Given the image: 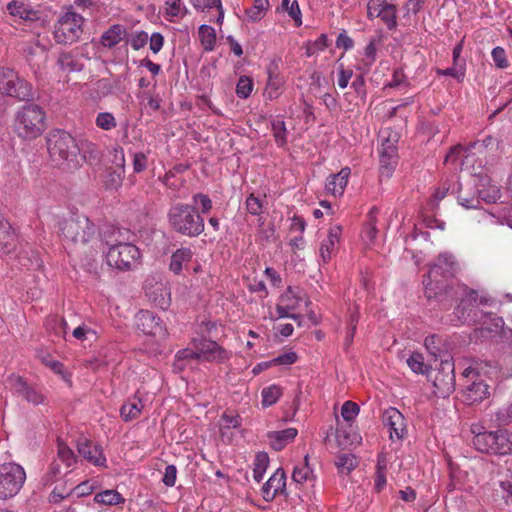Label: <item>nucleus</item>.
I'll return each instance as SVG.
<instances>
[{
	"mask_svg": "<svg viewBox=\"0 0 512 512\" xmlns=\"http://www.w3.org/2000/svg\"><path fill=\"white\" fill-rule=\"evenodd\" d=\"M458 264L452 254L444 252L438 255L424 276L423 285L427 299H437L448 292L447 281L455 276Z\"/></svg>",
	"mask_w": 512,
	"mask_h": 512,
	"instance_id": "obj_1",
	"label": "nucleus"
},
{
	"mask_svg": "<svg viewBox=\"0 0 512 512\" xmlns=\"http://www.w3.org/2000/svg\"><path fill=\"white\" fill-rule=\"evenodd\" d=\"M50 159L58 166L76 169L80 166L79 147L73 136L63 130H51L46 137Z\"/></svg>",
	"mask_w": 512,
	"mask_h": 512,
	"instance_id": "obj_2",
	"label": "nucleus"
},
{
	"mask_svg": "<svg viewBox=\"0 0 512 512\" xmlns=\"http://www.w3.org/2000/svg\"><path fill=\"white\" fill-rule=\"evenodd\" d=\"M46 129V113L37 104H25L20 107L14 116L13 130L15 134L26 141H31Z\"/></svg>",
	"mask_w": 512,
	"mask_h": 512,
	"instance_id": "obj_3",
	"label": "nucleus"
},
{
	"mask_svg": "<svg viewBox=\"0 0 512 512\" xmlns=\"http://www.w3.org/2000/svg\"><path fill=\"white\" fill-rule=\"evenodd\" d=\"M168 221L175 232L191 238L199 236L205 228L204 219L189 204L173 205L168 212Z\"/></svg>",
	"mask_w": 512,
	"mask_h": 512,
	"instance_id": "obj_4",
	"label": "nucleus"
},
{
	"mask_svg": "<svg viewBox=\"0 0 512 512\" xmlns=\"http://www.w3.org/2000/svg\"><path fill=\"white\" fill-rule=\"evenodd\" d=\"M472 443L482 453L501 456L512 454V432L508 430L478 433L473 437Z\"/></svg>",
	"mask_w": 512,
	"mask_h": 512,
	"instance_id": "obj_5",
	"label": "nucleus"
},
{
	"mask_svg": "<svg viewBox=\"0 0 512 512\" xmlns=\"http://www.w3.org/2000/svg\"><path fill=\"white\" fill-rule=\"evenodd\" d=\"M64 238L75 244H86L96 235V226L85 215H73L59 223Z\"/></svg>",
	"mask_w": 512,
	"mask_h": 512,
	"instance_id": "obj_6",
	"label": "nucleus"
},
{
	"mask_svg": "<svg viewBox=\"0 0 512 512\" xmlns=\"http://www.w3.org/2000/svg\"><path fill=\"white\" fill-rule=\"evenodd\" d=\"M26 481L24 468L15 462L0 465V501L14 498Z\"/></svg>",
	"mask_w": 512,
	"mask_h": 512,
	"instance_id": "obj_7",
	"label": "nucleus"
},
{
	"mask_svg": "<svg viewBox=\"0 0 512 512\" xmlns=\"http://www.w3.org/2000/svg\"><path fill=\"white\" fill-rule=\"evenodd\" d=\"M105 258L108 266L119 271H130L139 264L141 254L135 245H118L108 248Z\"/></svg>",
	"mask_w": 512,
	"mask_h": 512,
	"instance_id": "obj_8",
	"label": "nucleus"
},
{
	"mask_svg": "<svg viewBox=\"0 0 512 512\" xmlns=\"http://www.w3.org/2000/svg\"><path fill=\"white\" fill-rule=\"evenodd\" d=\"M84 18L73 12L64 13L58 20L54 31V38L60 44H72L76 42L82 34V25Z\"/></svg>",
	"mask_w": 512,
	"mask_h": 512,
	"instance_id": "obj_9",
	"label": "nucleus"
},
{
	"mask_svg": "<svg viewBox=\"0 0 512 512\" xmlns=\"http://www.w3.org/2000/svg\"><path fill=\"white\" fill-rule=\"evenodd\" d=\"M0 92L23 101L33 98L31 85L10 68L0 69Z\"/></svg>",
	"mask_w": 512,
	"mask_h": 512,
	"instance_id": "obj_10",
	"label": "nucleus"
},
{
	"mask_svg": "<svg viewBox=\"0 0 512 512\" xmlns=\"http://www.w3.org/2000/svg\"><path fill=\"white\" fill-rule=\"evenodd\" d=\"M433 384L442 397L449 396L455 389L454 364L451 360H442L440 368L433 376Z\"/></svg>",
	"mask_w": 512,
	"mask_h": 512,
	"instance_id": "obj_11",
	"label": "nucleus"
},
{
	"mask_svg": "<svg viewBox=\"0 0 512 512\" xmlns=\"http://www.w3.org/2000/svg\"><path fill=\"white\" fill-rule=\"evenodd\" d=\"M136 325L138 330L142 331L145 335L159 337L167 335V330L162 325L161 319L149 310H141L137 314Z\"/></svg>",
	"mask_w": 512,
	"mask_h": 512,
	"instance_id": "obj_12",
	"label": "nucleus"
},
{
	"mask_svg": "<svg viewBox=\"0 0 512 512\" xmlns=\"http://www.w3.org/2000/svg\"><path fill=\"white\" fill-rule=\"evenodd\" d=\"M369 17H380L387 28L392 30L396 27V7L384 0H370L367 4Z\"/></svg>",
	"mask_w": 512,
	"mask_h": 512,
	"instance_id": "obj_13",
	"label": "nucleus"
},
{
	"mask_svg": "<svg viewBox=\"0 0 512 512\" xmlns=\"http://www.w3.org/2000/svg\"><path fill=\"white\" fill-rule=\"evenodd\" d=\"M385 427L389 430L390 439H402L406 434V423L403 414L396 408L386 409L382 416Z\"/></svg>",
	"mask_w": 512,
	"mask_h": 512,
	"instance_id": "obj_14",
	"label": "nucleus"
},
{
	"mask_svg": "<svg viewBox=\"0 0 512 512\" xmlns=\"http://www.w3.org/2000/svg\"><path fill=\"white\" fill-rule=\"evenodd\" d=\"M22 247L19 235L11 223L0 214V250L5 254H10Z\"/></svg>",
	"mask_w": 512,
	"mask_h": 512,
	"instance_id": "obj_15",
	"label": "nucleus"
},
{
	"mask_svg": "<svg viewBox=\"0 0 512 512\" xmlns=\"http://www.w3.org/2000/svg\"><path fill=\"white\" fill-rule=\"evenodd\" d=\"M77 450L91 464L100 467L106 466V457L103 454L102 447L86 437H80L77 440Z\"/></svg>",
	"mask_w": 512,
	"mask_h": 512,
	"instance_id": "obj_16",
	"label": "nucleus"
},
{
	"mask_svg": "<svg viewBox=\"0 0 512 512\" xmlns=\"http://www.w3.org/2000/svg\"><path fill=\"white\" fill-rule=\"evenodd\" d=\"M472 383L462 391V401L467 405H477L490 397V387L484 379H472Z\"/></svg>",
	"mask_w": 512,
	"mask_h": 512,
	"instance_id": "obj_17",
	"label": "nucleus"
},
{
	"mask_svg": "<svg viewBox=\"0 0 512 512\" xmlns=\"http://www.w3.org/2000/svg\"><path fill=\"white\" fill-rule=\"evenodd\" d=\"M196 359H205L208 361L221 360L225 357L226 351L215 341L209 339H194Z\"/></svg>",
	"mask_w": 512,
	"mask_h": 512,
	"instance_id": "obj_18",
	"label": "nucleus"
},
{
	"mask_svg": "<svg viewBox=\"0 0 512 512\" xmlns=\"http://www.w3.org/2000/svg\"><path fill=\"white\" fill-rule=\"evenodd\" d=\"M342 229L340 226H332L328 230L326 238L321 241L319 247V257L324 264H327L336 254L340 243Z\"/></svg>",
	"mask_w": 512,
	"mask_h": 512,
	"instance_id": "obj_19",
	"label": "nucleus"
},
{
	"mask_svg": "<svg viewBox=\"0 0 512 512\" xmlns=\"http://www.w3.org/2000/svg\"><path fill=\"white\" fill-rule=\"evenodd\" d=\"M11 386L18 397L23 398L33 405H39L45 402V396L35 387L27 384L20 376L11 378Z\"/></svg>",
	"mask_w": 512,
	"mask_h": 512,
	"instance_id": "obj_20",
	"label": "nucleus"
},
{
	"mask_svg": "<svg viewBox=\"0 0 512 512\" xmlns=\"http://www.w3.org/2000/svg\"><path fill=\"white\" fill-rule=\"evenodd\" d=\"M286 491V475L282 468H278L268 481L262 486V496L267 502L274 500L277 495Z\"/></svg>",
	"mask_w": 512,
	"mask_h": 512,
	"instance_id": "obj_21",
	"label": "nucleus"
},
{
	"mask_svg": "<svg viewBox=\"0 0 512 512\" xmlns=\"http://www.w3.org/2000/svg\"><path fill=\"white\" fill-rule=\"evenodd\" d=\"M145 292L149 300L156 307H159L162 310L169 308L171 304V293L166 284L159 282L151 287L146 285Z\"/></svg>",
	"mask_w": 512,
	"mask_h": 512,
	"instance_id": "obj_22",
	"label": "nucleus"
},
{
	"mask_svg": "<svg viewBox=\"0 0 512 512\" xmlns=\"http://www.w3.org/2000/svg\"><path fill=\"white\" fill-rule=\"evenodd\" d=\"M493 143H494V138L492 136H487L482 141H475V142L469 143L466 147H463L461 145L454 146L446 154L445 162L455 161V159L460 155H462L465 158H468L469 153L473 149L482 151L484 148H487L488 146L493 145Z\"/></svg>",
	"mask_w": 512,
	"mask_h": 512,
	"instance_id": "obj_23",
	"label": "nucleus"
},
{
	"mask_svg": "<svg viewBox=\"0 0 512 512\" xmlns=\"http://www.w3.org/2000/svg\"><path fill=\"white\" fill-rule=\"evenodd\" d=\"M351 170L349 167L342 168L338 173L327 178L325 189L334 196H341L347 186Z\"/></svg>",
	"mask_w": 512,
	"mask_h": 512,
	"instance_id": "obj_24",
	"label": "nucleus"
},
{
	"mask_svg": "<svg viewBox=\"0 0 512 512\" xmlns=\"http://www.w3.org/2000/svg\"><path fill=\"white\" fill-rule=\"evenodd\" d=\"M298 434L296 428H287L280 431H270L267 433V438L269 440L270 446L275 451H281L284 449L289 443L294 441Z\"/></svg>",
	"mask_w": 512,
	"mask_h": 512,
	"instance_id": "obj_25",
	"label": "nucleus"
},
{
	"mask_svg": "<svg viewBox=\"0 0 512 512\" xmlns=\"http://www.w3.org/2000/svg\"><path fill=\"white\" fill-rule=\"evenodd\" d=\"M26 60L30 66L39 68L41 63L45 62L47 58V48L45 45L40 44L39 41L26 44L23 48Z\"/></svg>",
	"mask_w": 512,
	"mask_h": 512,
	"instance_id": "obj_26",
	"label": "nucleus"
},
{
	"mask_svg": "<svg viewBox=\"0 0 512 512\" xmlns=\"http://www.w3.org/2000/svg\"><path fill=\"white\" fill-rule=\"evenodd\" d=\"M134 235L130 230L124 228H111L109 233H105L104 239L108 247H116L118 245H134L132 243Z\"/></svg>",
	"mask_w": 512,
	"mask_h": 512,
	"instance_id": "obj_27",
	"label": "nucleus"
},
{
	"mask_svg": "<svg viewBox=\"0 0 512 512\" xmlns=\"http://www.w3.org/2000/svg\"><path fill=\"white\" fill-rule=\"evenodd\" d=\"M143 408L144 403L136 394L121 406L120 414L124 421H132L140 417Z\"/></svg>",
	"mask_w": 512,
	"mask_h": 512,
	"instance_id": "obj_28",
	"label": "nucleus"
},
{
	"mask_svg": "<svg viewBox=\"0 0 512 512\" xmlns=\"http://www.w3.org/2000/svg\"><path fill=\"white\" fill-rule=\"evenodd\" d=\"M126 35V29L120 24H114L109 27L100 37V43L107 48L116 46Z\"/></svg>",
	"mask_w": 512,
	"mask_h": 512,
	"instance_id": "obj_29",
	"label": "nucleus"
},
{
	"mask_svg": "<svg viewBox=\"0 0 512 512\" xmlns=\"http://www.w3.org/2000/svg\"><path fill=\"white\" fill-rule=\"evenodd\" d=\"M481 184L478 186V197L486 203H496L500 199V189L496 184H490L487 177L481 178Z\"/></svg>",
	"mask_w": 512,
	"mask_h": 512,
	"instance_id": "obj_30",
	"label": "nucleus"
},
{
	"mask_svg": "<svg viewBox=\"0 0 512 512\" xmlns=\"http://www.w3.org/2000/svg\"><path fill=\"white\" fill-rule=\"evenodd\" d=\"M193 257V252L188 247H182L177 249L171 256L169 268L170 270L178 275L183 269V265L190 262Z\"/></svg>",
	"mask_w": 512,
	"mask_h": 512,
	"instance_id": "obj_31",
	"label": "nucleus"
},
{
	"mask_svg": "<svg viewBox=\"0 0 512 512\" xmlns=\"http://www.w3.org/2000/svg\"><path fill=\"white\" fill-rule=\"evenodd\" d=\"M398 161L397 150H382L380 149V172L381 175L389 177L395 169Z\"/></svg>",
	"mask_w": 512,
	"mask_h": 512,
	"instance_id": "obj_32",
	"label": "nucleus"
},
{
	"mask_svg": "<svg viewBox=\"0 0 512 512\" xmlns=\"http://www.w3.org/2000/svg\"><path fill=\"white\" fill-rule=\"evenodd\" d=\"M192 7L200 12L210 11L211 9L217 10L216 22L222 24L224 19V10L221 0H189Z\"/></svg>",
	"mask_w": 512,
	"mask_h": 512,
	"instance_id": "obj_33",
	"label": "nucleus"
},
{
	"mask_svg": "<svg viewBox=\"0 0 512 512\" xmlns=\"http://www.w3.org/2000/svg\"><path fill=\"white\" fill-rule=\"evenodd\" d=\"M496 367L484 361H475L464 369L463 376L470 379H482V376H488Z\"/></svg>",
	"mask_w": 512,
	"mask_h": 512,
	"instance_id": "obj_34",
	"label": "nucleus"
},
{
	"mask_svg": "<svg viewBox=\"0 0 512 512\" xmlns=\"http://www.w3.org/2000/svg\"><path fill=\"white\" fill-rule=\"evenodd\" d=\"M201 45L207 52L214 50L216 44L215 29L209 25L202 24L198 29Z\"/></svg>",
	"mask_w": 512,
	"mask_h": 512,
	"instance_id": "obj_35",
	"label": "nucleus"
},
{
	"mask_svg": "<svg viewBox=\"0 0 512 512\" xmlns=\"http://www.w3.org/2000/svg\"><path fill=\"white\" fill-rule=\"evenodd\" d=\"M39 358L44 365L49 367L54 373L60 375L65 382L71 384V374L65 370L63 363L52 359L48 354H40Z\"/></svg>",
	"mask_w": 512,
	"mask_h": 512,
	"instance_id": "obj_36",
	"label": "nucleus"
},
{
	"mask_svg": "<svg viewBox=\"0 0 512 512\" xmlns=\"http://www.w3.org/2000/svg\"><path fill=\"white\" fill-rule=\"evenodd\" d=\"M20 263L27 269L37 270L42 267V260L39 254L33 250H26L22 248L19 255Z\"/></svg>",
	"mask_w": 512,
	"mask_h": 512,
	"instance_id": "obj_37",
	"label": "nucleus"
},
{
	"mask_svg": "<svg viewBox=\"0 0 512 512\" xmlns=\"http://www.w3.org/2000/svg\"><path fill=\"white\" fill-rule=\"evenodd\" d=\"M282 396V389L278 385H270L261 391V404L264 408L270 407L277 403Z\"/></svg>",
	"mask_w": 512,
	"mask_h": 512,
	"instance_id": "obj_38",
	"label": "nucleus"
},
{
	"mask_svg": "<svg viewBox=\"0 0 512 512\" xmlns=\"http://www.w3.org/2000/svg\"><path fill=\"white\" fill-rule=\"evenodd\" d=\"M253 478L256 482H261L269 466V456L266 452H258L254 459Z\"/></svg>",
	"mask_w": 512,
	"mask_h": 512,
	"instance_id": "obj_39",
	"label": "nucleus"
},
{
	"mask_svg": "<svg viewBox=\"0 0 512 512\" xmlns=\"http://www.w3.org/2000/svg\"><path fill=\"white\" fill-rule=\"evenodd\" d=\"M57 63L65 72H76L83 69V64L70 53H61Z\"/></svg>",
	"mask_w": 512,
	"mask_h": 512,
	"instance_id": "obj_40",
	"label": "nucleus"
},
{
	"mask_svg": "<svg viewBox=\"0 0 512 512\" xmlns=\"http://www.w3.org/2000/svg\"><path fill=\"white\" fill-rule=\"evenodd\" d=\"M96 503L104 505H117L123 503L125 499L116 490L110 489L97 493L94 497Z\"/></svg>",
	"mask_w": 512,
	"mask_h": 512,
	"instance_id": "obj_41",
	"label": "nucleus"
},
{
	"mask_svg": "<svg viewBox=\"0 0 512 512\" xmlns=\"http://www.w3.org/2000/svg\"><path fill=\"white\" fill-rule=\"evenodd\" d=\"M125 177V169L114 168L108 170L105 177V187L110 190H117L121 187Z\"/></svg>",
	"mask_w": 512,
	"mask_h": 512,
	"instance_id": "obj_42",
	"label": "nucleus"
},
{
	"mask_svg": "<svg viewBox=\"0 0 512 512\" xmlns=\"http://www.w3.org/2000/svg\"><path fill=\"white\" fill-rule=\"evenodd\" d=\"M57 447V460L61 461L67 468L72 467L77 461L74 452L61 441H58Z\"/></svg>",
	"mask_w": 512,
	"mask_h": 512,
	"instance_id": "obj_43",
	"label": "nucleus"
},
{
	"mask_svg": "<svg viewBox=\"0 0 512 512\" xmlns=\"http://www.w3.org/2000/svg\"><path fill=\"white\" fill-rule=\"evenodd\" d=\"M497 426H507L512 423V402H506L495 412Z\"/></svg>",
	"mask_w": 512,
	"mask_h": 512,
	"instance_id": "obj_44",
	"label": "nucleus"
},
{
	"mask_svg": "<svg viewBox=\"0 0 512 512\" xmlns=\"http://www.w3.org/2000/svg\"><path fill=\"white\" fill-rule=\"evenodd\" d=\"M188 13V9L182 4V0H166L165 14L168 17H184Z\"/></svg>",
	"mask_w": 512,
	"mask_h": 512,
	"instance_id": "obj_45",
	"label": "nucleus"
},
{
	"mask_svg": "<svg viewBox=\"0 0 512 512\" xmlns=\"http://www.w3.org/2000/svg\"><path fill=\"white\" fill-rule=\"evenodd\" d=\"M383 36L378 34L372 37L364 50L365 65L371 66L376 60L377 46L382 42Z\"/></svg>",
	"mask_w": 512,
	"mask_h": 512,
	"instance_id": "obj_46",
	"label": "nucleus"
},
{
	"mask_svg": "<svg viewBox=\"0 0 512 512\" xmlns=\"http://www.w3.org/2000/svg\"><path fill=\"white\" fill-rule=\"evenodd\" d=\"M379 139L382 150H388L389 148H391V150H398L397 143L399 136L396 132L390 129H384L380 132Z\"/></svg>",
	"mask_w": 512,
	"mask_h": 512,
	"instance_id": "obj_47",
	"label": "nucleus"
},
{
	"mask_svg": "<svg viewBox=\"0 0 512 512\" xmlns=\"http://www.w3.org/2000/svg\"><path fill=\"white\" fill-rule=\"evenodd\" d=\"M269 7V0H254V5L246 10L248 18L254 22L263 18Z\"/></svg>",
	"mask_w": 512,
	"mask_h": 512,
	"instance_id": "obj_48",
	"label": "nucleus"
},
{
	"mask_svg": "<svg viewBox=\"0 0 512 512\" xmlns=\"http://www.w3.org/2000/svg\"><path fill=\"white\" fill-rule=\"evenodd\" d=\"M279 301L285 305V308L294 311L299 307L301 297L291 287H288L280 296Z\"/></svg>",
	"mask_w": 512,
	"mask_h": 512,
	"instance_id": "obj_49",
	"label": "nucleus"
},
{
	"mask_svg": "<svg viewBox=\"0 0 512 512\" xmlns=\"http://www.w3.org/2000/svg\"><path fill=\"white\" fill-rule=\"evenodd\" d=\"M283 81L278 76L269 75L268 82L266 84L265 93L269 99H276L281 94V87Z\"/></svg>",
	"mask_w": 512,
	"mask_h": 512,
	"instance_id": "obj_50",
	"label": "nucleus"
},
{
	"mask_svg": "<svg viewBox=\"0 0 512 512\" xmlns=\"http://www.w3.org/2000/svg\"><path fill=\"white\" fill-rule=\"evenodd\" d=\"M272 132L278 146L282 147L287 143V130L283 120L276 119L272 122Z\"/></svg>",
	"mask_w": 512,
	"mask_h": 512,
	"instance_id": "obj_51",
	"label": "nucleus"
},
{
	"mask_svg": "<svg viewBox=\"0 0 512 512\" xmlns=\"http://www.w3.org/2000/svg\"><path fill=\"white\" fill-rule=\"evenodd\" d=\"M95 124L98 128L110 131L117 126V122L112 113L100 112L97 114Z\"/></svg>",
	"mask_w": 512,
	"mask_h": 512,
	"instance_id": "obj_52",
	"label": "nucleus"
},
{
	"mask_svg": "<svg viewBox=\"0 0 512 512\" xmlns=\"http://www.w3.org/2000/svg\"><path fill=\"white\" fill-rule=\"evenodd\" d=\"M335 464L342 472L349 473L357 466V461L353 454L344 453L337 456Z\"/></svg>",
	"mask_w": 512,
	"mask_h": 512,
	"instance_id": "obj_53",
	"label": "nucleus"
},
{
	"mask_svg": "<svg viewBox=\"0 0 512 512\" xmlns=\"http://www.w3.org/2000/svg\"><path fill=\"white\" fill-rule=\"evenodd\" d=\"M307 461H308V455L305 456L304 464L295 466L293 473H292V479L296 483L302 484L310 478V476L312 474V470L308 466Z\"/></svg>",
	"mask_w": 512,
	"mask_h": 512,
	"instance_id": "obj_54",
	"label": "nucleus"
},
{
	"mask_svg": "<svg viewBox=\"0 0 512 512\" xmlns=\"http://www.w3.org/2000/svg\"><path fill=\"white\" fill-rule=\"evenodd\" d=\"M478 299V293L475 290H470L464 299L461 300V303L456 308L457 316L460 320H466L465 310L476 303Z\"/></svg>",
	"mask_w": 512,
	"mask_h": 512,
	"instance_id": "obj_55",
	"label": "nucleus"
},
{
	"mask_svg": "<svg viewBox=\"0 0 512 512\" xmlns=\"http://www.w3.org/2000/svg\"><path fill=\"white\" fill-rule=\"evenodd\" d=\"M253 90V82L248 76H241L236 85V95L239 98L246 99Z\"/></svg>",
	"mask_w": 512,
	"mask_h": 512,
	"instance_id": "obj_56",
	"label": "nucleus"
},
{
	"mask_svg": "<svg viewBox=\"0 0 512 512\" xmlns=\"http://www.w3.org/2000/svg\"><path fill=\"white\" fill-rule=\"evenodd\" d=\"M407 365L410 369L417 374H424L427 371V366L424 363V358L420 353H412L407 359Z\"/></svg>",
	"mask_w": 512,
	"mask_h": 512,
	"instance_id": "obj_57",
	"label": "nucleus"
},
{
	"mask_svg": "<svg viewBox=\"0 0 512 512\" xmlns=\"http://www.w3.org/2000/svg\"><path fill=\"white\" fill-rule=\"evenodd\" d=\"M328 46V39L325 34H321L314 42H309L306 46V55L308 57L323 51Z\"/></svg>",
	"mask_w": 512,
	"mask_h": 512,
	"instance_id": "obj_58",
	"label": "nucleus"
},
{
	"mask_svg": "<svg viewBox=\"0 0 512 512\" xmlns=\"http://www.w3.org/2000/svg\"><path fill=\"white\" fill-rule=\"evenodd\" d=\"M246 209L251 215L259 216L263 213V203L252 193L246 198Z\"/></svg>",
	"mask_w": 512,
	"mask_h": 512,
	"instance_id": "obj_59",
	"label": "nucleus"
},
{
	"mask_svg": "<svg viewBox=\"0 0 512 512\" xmlns=\"http://www.w3.org/2000/svg\"><path fill=\"white\" fill-rule=\"evenodd\" d=\"M193 204L198 205L199 207V214H207L212 209V200L210 197L203 193H196L192 197Z\"/></svg>",
	"mask_w": 512,
	"mask_h": 512,
	"instance_id": "obj_60",
	"label": "nucleus"
},
{
	"mask_svg": "<svg viewBox=\"0 0 512 512\" xmlns=\"http://www.w3.org/2000/svg\"><path fill=\"white\" fill-rule=\"evenodd\" d=\"M495 492L497 495H500L502 499L506 502L512 503V481L511 480H501L498 483V487L495 488Z\"/></svg>",
	"mask_w": 512,
	"mask_h": 512,
	"instance_id": "obj_61",
	"label": "nucleus"
},
{
	"mask_svg": "<svg viewBox=\"0 0 512 512\" xmlns=\"http://www.w3.org/2000/svg\"><path fill=\"white\" fill-rule=\"evenodd\" d=\"M359 406L352 402L346 401L341 408V415L345 421H352L359 414Z\"/></svg>",
	"mask_w": 512,
	"mask_h": 512,
	"instance_id": "obj_62",
	"label": "nucleus"
},
{
	"mask_svg": "<svg viewBox=\"0 0 512 512\" xmlns=\"http://www.w3.org/2000/svg\"><path fill=\"white\" fill-rule=\"evenodd\" d=\"M148 157L144 152H136L133 155V171L141 173L147 169Z\"/></svg>",
	"mask_w": 512,
	"mask_h": 512,
	"instance_id": "obj_63",
	"label": "nucleus"
},
{
	"mask_svg": "<svg viewBox=\"0 0 512 512\" xmlns=\"http://www.w3.org/2000/svg\"><path fill=\"white\" fill-rule=\"evenodd\" d=\"M111 161L115 168L125 169V155L124 150L120 146H115L110 152Z\"/></svg>",
	"mask_w": 512,
	"mask_h": 512,
	"instance_id": "obj_64",
	"label": "nucleus"
}]
</instances>
